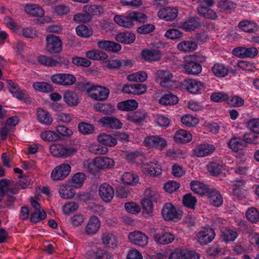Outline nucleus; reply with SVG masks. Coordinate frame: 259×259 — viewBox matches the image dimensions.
I'll list each match as a JSON object with an SVG mask.
<instances>
[{
    "mask_svg": "<svg viewBox=\"0 0 259 259\" xmlns=\"http://www.w3.org/2000/svg\"><path fill=\"white\" fill-rule=\"evenodd\" d=\"M85 179V175L82 172L75 174L72 178V182L75 188L80 187Z\"/></svg>",
    "mask_w": 259,
    "mask_h": 259,
    "instance_id": "59",
    "label": "nucleus"
},
{
    "mask_svg": "<svg viewBox=\"0 0 259 259\" xmlns=\"http://www.w3.org/2000/svg\"><path fill=\"white\" fill-rule=\"evenodd\" d=\"M103 8L100 5H87L83 7V11L92 15H100L103 13Z\"/></svg>",
    "mask_w": 259,
    "mask_h": 259,
    "instance_id": "43",
    "label": "nucleus"
},
{
    "mask_svg": "<svg viewBox=\"0 0 259 259\" xmlns=\"http://www.w3.org/2000/svg\"><path fill=\"white\" fill-rule=\"evenodd\" d=\"M147 78V74L145 71H140L129 75L127 77L128 80L131 81L144 82Z\"/></svg>",
    "mask_w": 259,
    "mask_h": 259,
    "instance_id": "52",
    "label": "nucleus"
},
{
    "mask_svg": "<svg viewBox=\"0 0 259 259\" xmlns=\"http://www.w3.org/2000/svg\"><path fill=\"white\" fill-rule=\"evenodd\" d=\"M97 164L100 170L104 169H109L113 167L114 165V160L107 157L100 156L96 158Z\"/></svg>",
    "mask_w": 259,
    "mask_h": 259,
    "instance_id": "36",
    "label": "nucleus"
},
{
    "mask_svg": "<svg viewBox=\"0 0 259 259\" xmlns=\"http://www.w3.org/2000/svg\"><path fill=\"white\" fill-rule=\"evenodd\" d=\"M191 139V134L189 132L184 130L178 131L174 136L175 141L179 143L185 144L190 142Z\"/></svg>",
    "mask_w": 259,
    "mask_h": 259,
    "instance_id": "31",
    "label": "nucleus"
},
{
    "mask_svg": "<svg viewBox=\"0 0 259 259\" xmlns=\"http://www.w3.org/2000/svg\"><path fill=\"white\" fill-rule=\"evenodd\" d=\"M33 87L35 90L45 93L52 92L54 90L52 84L46 82H35Z\"/></svg>",
    "mask_w": 259,
    "mask_h": 259,
    "instance_id": "47",
    "label": "nucleus"
},
{
    "mask_svg": "<svg viewBox=\"0 0 259 259\" xmlns=\"http://www.w3.org/2000/svg\"><path fill=\"white\" fill-rule=\"evenodd\" d=\"M246 126L250 131L259 134V118L250 119L247 122Z\"/></svg>",
    "mask_w": 259,
    "mask_h": 259,
    "instance_id": "60",
    "label": "nucleus"
},
{
    "mask_svg": "<svg viewBox=\"0 0 259 259\" xmlns=\"http://www.w3.org/2000/svg\"><path fill=\"white\" fill-rule=\"evenodd\" d=\"M238 233L235 230L230 228H225L222 232L221 239L225 243L233 242L238 236Z\"/></svg>",
    "mask_w": 259,
    "mask_h": 259,
    "instance_id": "30",
    "label": "nucleus"
},
{
    "mask_svg": "<svg viewBox=\"0 0 259 259\" xmlns=\"http://www.w3.org/2000/svg\"><path fill=\"white\" fill-rule=\"evenodd\" d=\"M37 119L40 123L46 125H50L52 123L53 118L48 111L39 108L37 110Z\"/></svg>",
    "mask_w": 259,
    "mask_h": 259,
    "instance_id": "41",
    "label": "nucleus"
},
{
    "mask_svg": "<svg viewBox=\"0 0 259 259\" xmlns=\"http://www.w3.org/2000/svg\"><path fill=\"white\" fill-rule=\"evenodd\" d=\"M84 167L87 171L95 175L100 170L97 164V160L94 159L91 161H87L84 163Z\"/></svg>",
    "mask_w": 259,
    "mask_h": 259,
    "instance_id": "50",
    "label": "nucleus"
},
{
    "mask_svg": "<svg viewBox=\"0 0 259 259\" xmlns=\"http://www.w3.org/2000/svg\"><path fill=\"white\" fill-rule=\"evenodd\" d=\"M152 201L149 199H143L141 201L144 212L147 214H150L153 212V206Z\"/></svg>",
    "mask_w": 259,
    "mask_h": 259,
    "instance_id": "64",
    "label": "nucleus"
},
{
    "mask_svg": "<svg viewBox=\"0 0 259 259\" xmlns=\"http://www.w3.org/2000/svg\"><path fill=\"white\" fill-rule=\"evenodd\" d=\"M114 20L118 25L127 28H130L135 25L131 12L127 15H116Z\"/></svg>",
    "mask_w": 259,
    "mask_h": 259,
    "instance_id": "17",
    "label": "nucleus"
},
{
    "mask_svg": "<svg viewBox=\"0 0 259 259\" xmlns=\"http://www.w3.org/2000/svg\"><path fill=\"white\" fill-rule=\"evenodd\" d=\"M175 236L168 232L156 233L153 236L154 240L159 244L167 245L172 242Z\"/></svg>",
    "mask_w": 259,
    "mask_h": 259,
    "instance_id": "18",
    "label": "nucleus"
},
{
    "mask_svg": "<svg viewBox=\"0 0 259 259\" xmlns=\"http://www.w3.org/2000/svg\"><path fill=\"white\" fill-rule=\"evenodd\" d=\"M182 214V210L176 208L170 202L165 203L161 210V215L164 220L171 221L174 222L181 220Z\"/></svg>",
    "mask_w": 259,
    "mask_h": 259,
    "instance_id": "3",
    "label": "nucleus"
},
{
    "mask_svg": "<svg viewBox=\"0 0 259 259\" xmlns=\"http://www.w3.org/2000/svg\"><path fill=\"white\" fill-rule=\"evenodd\" d=\"M144 143L146 146L154 148L159 150L164 149L167 145L166 140L158 135L146 137L144 139Z\"/></svg>",
    "mask_w": 259,
    "mask_h": 259,
    "instance_id": "5",
    "label": "nucleus"
},
{
    "mask_svg": "<svg viewBox=\"0 0 259 259\" xmlns=\"http://www.w3.org/2000/svg\"><path fill=\"white\" fill-rule=\"evenodd\" d=\"M246 217L251 223H256L259 221V212L254 207L249 208L246 212Z\"/></svg>",
    "mask_w": 259,
    "mask_h": 259,
    "instance_id": "51",
    "label": "nucleus"
},
{
    "mask_svg": "<svg viewBox=\"0 0 259 259\" xmlns=\"http://www.w3.org/2000/svg\"><path fill=\"white\" fill-rule=\"evenodd\" d=\"M215 236L214 230L211 228H205L197 234L198 242L202 245H205L211 242Z\"/></svg>",
    "mask_w": 259,
    "mask_h": 259,
    "instance_id": "13",
    "label": "nucleus"
},
{
    "mask_svg": "<svg viewBox=\"0 0 259 259\" xmlns=\"http://www.w3.org/2000/svg\"><path fill=\"white\" fill-rule=\"evenodd\" d=\"M78 129L83 135L91 134L95 130L94 127L92 124L84 122H82L78 124Z\"/></svg>",
    "mask_w": 259,
    "mask_h": 259,
    "instance_id": "54",
    "label": "nucleus"
},
{
    "mask_svg": "<svg viewBox=\"0 0 259 259\" xmlns=\"http://www.w3.org/2000/svg\"><path fill=\"white\" fill-rule=\"evenodd\" d=\"M185 72L191 75H198L202 71V66L198 62L193 61H187L184 65Z\"/></svg>",
    "mask_w": 259,
    "mask_h": 259,
    "instance_id": "25",
    "label": "nucleus"
},
{
    "mask_svg": "<svg viewBox=\"0 0 259 259\" xmlns=\"http://www.w3.org/2000/svg\"><path fill=\"white\" fill-rule=\"evenodd\" d=\"M142 58L148 62H155L160 60L161 54L159 50L156 49H145L141 53Z\"/></svg>",
    "mask_w": 259,
    "mask_h": 259,
    "instance_id": "20",
    "label": "nucleus"
},
{
    "mask_svg": "<svg viewBox=\"0 0 259 259\" xmlns=\"http://www.w3.org/2000/svg\"><path fill=\"white\" fill-rule=\"evenodd\" d=\"M156 80L161 87L169 90H174L178 88V83L174 80L172 73L167 70H159L155 74Z\"/></svg>",
    "mask_w": 259,
    "mask_h": 259,
    "instance_id": "2",
    "label": "nucleus"
},
{
    "mask_svg": "<svg viewBox=\"0 0 259 259\" xmlns=\"http://www.w3.org/2000/svg\"><path fill=\"white\" fill-rule=\"evenodd\" d=\"M76 34L80 37L87 38L92 35L93 31L84 25H79L75 28Z\"/></svg>",
    "mask_w": 259,
    "mask_h": 259,
    "instance_id": "49",
    "label": "nucleus"
},
{
    "mask_svg": "<svg viewBox=\"0 0 259 259\" xmlns=\"http://www.w3.org/2000/svg\"><path fill=\"white\" fill-rule=\"evenodd\" d=\"M52 154L57 157H67L75 153V150L71 148H66L60 144H54L50 147Z\"/></svg>",
    "mask_w": 259,
    "mask_h": 259,
    "instance_id": "12",
    "label": "nucleus"
},
{
    "mask_svg": "<svg viewBox=\"0 0 259 259\" xmlns=\"http://www.w3.org/2000/svg\"><path fill=\"white\" fill-rule=\"evenodd\" d=\"M138 103L135 100L130 99L119 102L117 107L121 111H133L138 108Z\"/></svg>",
    "mask_w": 259,
    "mask_h": 259,
    "instance_id": "32",
    "label": "nucleus"
},
{
    "mask_svg": "<svg viewBox=\"0 0 259 259\" xmlns=\"http://www.w3.org/2000/svg\"><path fill=\"white\" fill-rule=\"evenodd\" d=\"M41 139L46 141L54 142L60 140V136L54 131H48L41 133Z\"/></svg>",
    "mask_w": 259,
    "mask_h": 259,
    "instance_id": "48",
    "label": "nucleus"
},
{
    "mask_svg": "<svg viewBox=\"0 0 259 259\" xmlns=\"http://www.w3.org/2000/svg\"><path fill=\"white\" fill-rule=\"evenodd\" d=\"M195 155L198 157H203L208 156L215 151V147L212 144L203 143L197 146L193 149Z\"/></svg>",
    "mask_w": 259,
    "mask_h": 259,
    "instance_id": "14",
    "label": "nucleus"
},
{
    "mask_svg": "<svg viewBox=\"0 0 259 259\" xmlns=\"http://www.w3.org/2000/svg\"><path fill=\"white\" fill-rule=\"evenodd\" d=\"M100 122L103 126L112 129H120L122 125V123L119 119L112 116L102 117L100 119Z\"/></svg>",
    "mask_w": 259,
    "mask_h": 259,
    "instance_id": "19",
    "label": "nucleus"
},
{
    "mask_svg": "<svg viewBox=\"0 0 259 259\" xmlns=\"http://www.w3.org/2000/svg\"><path fill=\"white\" fill-rule=\"evenodd\" d=\"M99 195L104 201L109 202L113 199L114 191L111 186L105 183L99 187Z\"/></svg>",
    "mask_w": 259,
    "mask_h": 259,
    "instance_id": "15",
    "label": "nucleus"
},
{
    "mask_svg": "<svg viewBox=\"0 0 259 259\" xmlns=\"http://www.w3.org/2000/svg\"><path fill=\"white\" fill-rule=\"evenodd\" d=\"M182 123L188 127L194 126L198 123V119L189 114L184 115L181 119Z\"/></svg>",
    "mask_w": 259,
    "mask_h": 259,
    "instance_id": "53",
    "label": "nucleus"
},
{
    "mask_svg": "<svg viewBox=\"0 0 259 259\" xmlns=\"http://www.w3.org/2000/svg\"><path fill=\"white\" fill-rule=\"evenodd\" d=\"M181 87L189 93L196 94L204 88L203 83L195 79L187 78L183 80L181 83Z\"/></svg>",
    "mask_w": 259,
    "mask_h": 259,
    "instance_id": "8",
    "label": "nucleus"
},
{
    "mask_svg": "<svg viewBox=\"0 0 259 259\" xmlns=\"http://www.w3.org/2000/svg\"><path fill=\"white\" fill-rule=\"evenodd\" d=\"M97 44L98 48L107 52H117L121 49V45L113 41L99 40Z\"/></svg>",
    "mask_w": 259,
    "mask_h": 259,
    "instance_id": "16",
    "label": "nucleus"
},
{
    "mask_svg": "<svg viewBox=\"0 0 259 259\" xmlns=\"http://www.w3.org/2000/svg\"><path fill=\"white\" fill-rule=\"evenodd\" d=\"M238 26L241 30L248 33H256L258 29V26L255 23L248 20L240 21Z\"/></svg>",
    "mask_w": 259,
    "mask_h": 259,
    "instance_id": "26",
    "label": "nucleus"
},
{
    "mask_svg": "<svg viewBox=\"0 0 259 259\" xmlns=\"http://www.w3.org/2000/svg\"><path fill=\"white\" fill-rule=\"evenodd\" d=\"M92 18V17L87 13H80L74 15L73 20L78 23H85L90 21Z\"/></svg>",
    "mask_w": 259,
    "mask_h": 259,
    "instance_id": "62",
    "label": "nucleus"
},
{
    "mask_svg": "<svg viewBox=\"0 0 259 259\" xmlns=\"http://www.w3.org/2000/svg\"><path fill=\"white\" fill-rule=\"evenodd\" d=\"M227 144L228 147L234 152H238L246 146V145H244V142L240 137L232 138Z\"/></svg>",
    "mask_w": 259,
    "mask_h": 259,
    "instance_id": "34",
    "label": "nucleus"
},
{
    "mask_svg": "<svg viewBox=\"0 0 259 259\" xmlns=\"http://www.w3.org/2000/svg\"><path fill=\"white\" fill-rule=\"evenodd\" d=\"M125 210L131 213H138L141 211L139 205L134 202H126L124 204Z\"/></svg>",
    "mask_w": 259,
    "mask_h": 259,
    "instance_id": "63",
    "label": "nucleus"
},
{
    "mask_svg": "<svg viewBox=\"0 0 259 259\" xmlns=\"http://www.w3.org/2000/svg\"><path fill=\"white\" fill-rule=\"evenodd\" d=\"M24 11L27 14L34 17H41L45 14L43 9L39 6L34 4L26 5Z\"/></svg>",
    "mask_w": 259,
    "mask_h": 259,
    "instance_id": "29",
    "label": "nucleus"
},
{
    "mask_svg": "<svg viewBox=\"0 0 259 259\" xmlns=\"http://www.w3.org/2000/svg\"><path fill=\"white\" fill-rule=\"evenodd\" d=\"M124 184L129 185H136L138 183L139 179L137 174L134 172H125L122 177Z\"/></svg>",
    "mask_w": 259,
    "mask_h": 259,
    "instance_id": "45",
    "label": "nucleus"
},
{
    "mask_svg": "<svg viewBox=\"0 0 259 259\" xmlns=\"http://www.w3.org/2000/svg\"><path fill=\"white\" fill-rule=\"evenodd\" d=\"M192 191L200 195H206L209 189L208 186L198 181H192L190 183Z\"/></svg>",
    "mask_w": 259,
    "mask_h": 259,
    "instance_id": "37",
    "label": "nucleus"
},
{
    "mask_svg": "<svg viewBox=\"0 0 259 259\" xmlns=\"http://www.w3.org/2000/svg\"><path fill=\"white\" fill-rule=\"evenodd\" d=\"M235 3L229 0H220L218 4V7L222 11H232L236 8Z\"/></svg>",
    "mask_w": 259,
    "mask_h": 259,
    "instance_id": "56",
    "label": "nucleus"
},
{
    "mask_svg": "<svg viewBox=\"0 0 259 259\" xmlns=\"http://www.w3.org/2000/svg\"><path fill=\"white\" fill-rule=\"evenodd\" d=\"M128 238L131 243L141 247H144L148 243V236L141 231H135L129 233Z\"/></svg>",
    "mask_w": 259,
    "mask_h": 259,
    "instance_id": "10",
    "label": "nucleus"
},
{
    "mask_svg": "<svg viewBox=\"0 0 259 259\" xmlns=\"http://www.w3.org/2000/svg\"><path fill=\"white\" fill-rule=\"evenodd\" d=\"M46 49L50 53H59L62 50V42L59 37L53 34L46 37Z\"/></svg>",
    "mask_w": 259,
    "mask_h": 259,
    "instance_id": "7",
    "label": "nucleus"
},
{
    "mask_svg": "<svg viewBox=\"0 0 259 259\" xmlns=\"http://www.w3.org/2000/svg\"><path fill=\"white\" fill-rule=\"evenodd\" d=\"M59 192L60 196L65 199L73 198L75 194V189L69 185H61Z\"/></svg>",
    "mask_w": 259,
    "mask_h": 259,
    "instance_id": "33",
    "label": "nucleus"
},
{
    "mask_svg": "<svg viewBox=\"0 0 259 259\" xmlns=\"http://www.w3.org/2000/svg\"><path fill=\"white\" fill-rule=\"evenodd\" d=\"M94 106L96 111H99L107 115L112 114L115 110L114 106L108 103H103L99 102L95 104Z\"/></svg>",
    "mask_w": 259,
    "mask_h": 259,
    "instance_id": "35",
    "label": "nucleus"
},
{
    "mask_svg": "<svg viewBox=\"0 0 259 259\" xmlns=\"http://www.w3.org/2000/svg\"><path fill=\"white\" fill-rule=\"evenodd\" d=\"M60 59H54L51 57L40 55L37 58L38 62L45 66L55 67L59 64Z\"/></svg>",
    "mask_w": 259,
    "mask_h": 259,
    "instance_id": "39",
    "label": "nucleus"
},
{
    "mask_svg": "<svg viewBox=\"0 0 259 259\" xmlns=\"http://www.w3.org/2000/svg\"><path fill=\"white\" fill-rule=\"evenodd\" d=\"M211 71L214 76L218 78H223L230 74H235V70L233 68L220 62L213 64L211 68Z\"/></svg>",
    "mask_w": 259,
    "mask_h": 259,
    "instance_id": "6",
    "label": "nucleus"
},
{
    "mask_svg": "<svg viewBox=\"0 0 259 259\" xmlns=\"http://www.w3.org/2000/svg\"><path fill=\"white\" fill-rule=\"evenodd\" d=\"M98 140L101 144L109 147H113L117 144V140L115 138L106 134L100 135Z\"/></svg>",
    "mask_w": 259,
    "mask_h": 259,
    "instance_id": "44",
    "label": "nucleus"
},
{
    "mask_svg": "<svg viewBox=\"0 0 259 259\" xmlns=\"http://www.w3.org/2000/svg\"><path fill=\"white\" fill-rule=\"evenodd\" d=\"M52 82L64 87H69L74 84L76 78L74 75L69 73H59L53 74L50 77Z\"/></svg>",
    "mask_w": 259,
    "mask_h": 259,
    "instance_id": "4",
    "label": "nucleus"
},
{
    "mask_svg": "<svg viewBox=\"0 0 259 259\" xmlns=\"http://www.w3.org/2000/svg\"><path fill=\"white\" fill-rule=\"evenodd\" d=\"M78 85H81V90H86L90 97L96 100H105L109 95V90L102 86L91 85L89 83H80Z\"/></svg>",
    "mask_w": 259,
    "mask_h": 259,
    "instance_id": "1",
    "label": "nucleus"
},
{
    "mask_svg": "<svg viewBox=\"0 0 259 259\" xmlns=\"http://www.w3.org/2000/svg\"><path fill=\"white\" fill-rule=\"evenodd\" d=\"M145 169L151 176H158L161 174V167L157 163H151V165L147 164Z\"/></svg>",
    "mask_w": 259,
    "mask_h": 259,
    "instance_id": "57",
    "label": "nucleus"
},
{
    "mask_svg": "<svg viewBox=\"0 0 259 259\" xmlns=\"http://www.w3.org/2000/svg\"><path fill=\"white\" fill-rule=\"evenodd\" d=\"M85 56L87 59L92 60H105L107 59L108 55L101 50L98 49H93L87 51L85 53Z\"/></svg>",
    "mask_w": 259,
    "mask_h": 259,
    "instance_id": "27",
    "label": "nucleus"
},
{
    "mask_svg": "<svg viewBox=\"0 0 259 259\" xmlns=\"http://www.w3.org/2000/svg\"><path fill=\"white\" fill-rule=\"evenodd\" d=\"M224 167L222 163L210 162L207 165V169L211 176L217 177L222 172Z\"/></svg>",
    "mask_w": 259,
    "mask_h": 259,
    "instance_id": "38",
    "label": "nucleus"
},
{
    "mask_svg": "<svg viewBox=\"0 0 259 259\" xmlns=\"http://www.w3.org/2000/svg\"><path fill=\"white\" fill-rule=\"evenodd\" d=\"M201 24V20L198 17H193L185 21L183 27L186 31H192L199 26Z\"/></svg>",
    "mask_w": 259,
    "mask_h": 259,
    "instance_id": "42",
    "label": "nucleus"
},
{
    "mask_svg": "<svg viewBox=\"0 0 259 259\" xmlns=\"http://www.w3.org/2000/svg\"><path fill=\"white\" fill-rule=\"evenodd\" d=\"M157 16L166 21H172L178 17V9L177 7H163L158 11Z\"/></svg>",
    "mask_w": 259,
    "mask_h": 259,
    "instance_id": "11",
    "label": "nucleus"
},
{
    "mask_svg": "<svg viewBox=\"0 0 259 259\" xmlns=\"http://www.w3.org/2000/svg\"><path fill=\"white\" fill-rule=\"evenodd\" d=\"M196 202V198L193 196L191 193L186 194L183 197V204L188 208L194 209Z\"/></svg>",
    "mask_w": 259,
    "mask_h": 259,
    "instance_id": "55",
    "label": "nucleus"
},
{
    "mask_svg": "<svg viewBox=\"0 0 259 259\" xmlns=\"http://www.w3.org/2000/svg\"><path fill=\"white\" fill-rule=\"evenodd\" d=\"M115 39L118 42L130 44L134 42L136 36L133 32L124 31L118 33L115 36Z\"/></svg>",
    "mask_w": 259,
    "mask_h": 259,
    "instance_id": "28",
    "label": "nucleus"
},
{
    "mask_svg": "<svg viewBox=\"0 0 259 259\" xmlns=\"http://www.w3.org/2000/svg\"><path fill=\"white\" fill-rule=\"evenodd\" d=\"M177 48L179 50L182 52H192L196 50L197 45L195 41L192 40H184L180 42Z\"/></svg>",
    "mask_w": 259,
    "mask_h": 259,
    "instance_id": "40",
    "label": "nucleus"
},
{
    "mask_svg": "<svg viewBox=\"0 0 259 259\" xmlns=\"http://www.w3.org/2000/svg\"><path fill=\"white\" fill-rule=\"evenodd\" d=\"M178 98L171 93L164 94L160 99L159 103L165 105L176 104L178 102Z\"/></svg>",
    "mask_w": 259,
    "mask_h": 259,
    "instance_id": "46",
    "label": "nucleus"
},
{
    "mask_svg": "<svg viewBox=\"0 0 259 259\" xmlns=\"http://www.w3.org/2000/svg\"><path fill=\"white\" fill-rule=\"evenodd\" d=\"M71 166L67 163H63L56 166L52 171L51 177L54 181L62 180L69 175Z\"/></svg>",
    "mask_w": 259,
    "mask_h": 259,
    "instance_id": "9",
    "label": "nucleus"
},
{
    "mask_svg": "<svg viewBox=\"0 0 259 259\" xmlns=\"http://www.w3.org/2000/svg\"><path fill=\"white\" fill-rule=\"evenodd\" d=\"M64 101L69 106H76L79 103V97L76 92L73 91H67L64 93Z\"/></svg>",
    "mask_w": 259,
    "mask_h": 259,
    "instance_id": "24",
    "label": "nucleus"
},
{
    "mask_svg": "<svg viewBox=\"0 0 259 259\" xmlns=\"http://www.w3.org/2000/svg\"><path fill=\"white\" fill-rule=\"evenodd\" d=\"M211 205L215 207H219L223 204V198L219 191L209 189L206 194Z\"/></svg>",
    "mask_w": 259,
    "mask_h": 259,
    "instance_id": "23",
    "label": "nucleus"
},
{
    "mask_svg": "<svg viewBox=\"0 0 259 259\" xmlns=\"http://www.w3.org/2000/svg\"><path fill=\"white\" fill-rule=\"evenodd\" d=\"M100 227V221L98 218L92 216L90 219L85 228V233L88 235L96 234Z\"/></svg>",
    "mask_w": 259,
    "mask_h": 259,
    "instance_id": "22",
    "label": "nucleus"
},
{
    "mask_svg": "<svg viewBox=\"0 0 259 259\" xmlns=\"http://www.w3.org/2000/svg\"><path fill=\"white\" fill-rule=\"evenodd\" d=\"M47 217L46 212L42 210L40 211L33 212L30 216V221L34 223H36L40 221L44 220Z\"/></svg>",
    "mask_w": 259,
    "mask_h": 259,
    "instance_id": "61",
    "label": "nucleus"
},
{
    "mask_svg": "<svg viewBox=\"0 0 259 259\" xmlns=\"http://www.w3.org/2000/svg\"><path fill=\"white\" fill-rule=\"evenodd\" d=\"M72 62L73 64L77 66H82L88 67L91 65L92 62L86 58L80 57H73L72 58Z\"/></svg>",
    "mask_w": 259,
    "mask_h": 259,
    "instance_id": "58",
    "label": "nucleus"
},
{
    "mask_svg": "<svg viewBox=\"0 0 259 259\" xmlns=\"http://www.w3.org/2000/svg\"><path fill=\"white\" fill-rule=\"evenodd\" d=\"M147 116V113L143 109H139L136 112L128 114L127 116V120L135 123L137 125H140L141 122L144 120Z\"/></svg>",
    "mask_w": 259,
    "mask_h": 259,
    "instance_id": "21",
    "label": "nucleus"
}]
</instances>
